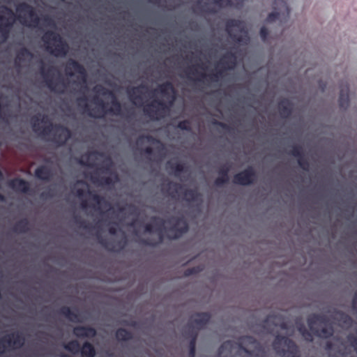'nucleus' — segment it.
Segmentation results:
<instances>
[{
  "mask_svg": "<svg viewBox=\"0 0 357 357\" xmlns=\"http://www.w3.org/2000/svg\"><path fill=\"white\" fill-rule=\"evenodd\" d=\"M225 31L232 45L227 47L218 43H211L203 36L199 42L203 43L204 54L209 59L220 61V65L214 66H174L173 67H239L236 62L243 54V47H247L251 41L249 31L243 20L236 18H226ZM96 67H105L98 65ZM112 67H126V66H113ZM130 67H141L130 66ZM144 67H172L171 66H144ZM241 67H246L242 65Z\"/></svg>",
  "mask_w": 357,
  "mask_h": 357,
  "instance_id": "f257e3e1",
  "label": "nucleus"
},
{
  "mask_svg": "<svg viewBox=\"0 0 357 357\" xmlns=\"http://www.w3.org/2000/svg\"><path fill=\"white\" fill-rule=\"evenodd\" d=\"M17 11H23L28 13L30 17H33L35 20L34 27L45 32V35L52 38L50 40L46 36L42 38L44 43V50L50 56L56 59H66L70 52V46L65 38L56 31H47L40 27V17L36 14L35 9L27 3H22L17 7Z\"/></svg>",
  "mask_w": 357,
  "mask_h": 357,
  "instance_id": "f03ea898",
  "label": "nucleus"
},
{
  "mask_svg": "<svg viewBox=\"0 0 357 357\" xmlns=\"http://www.w3.org/2000/svg\"><path fill=\"white\" fill-rule=\"evenodd\" d=\"M155 93H160L168 101L154 99L144 105L143 112L145 116L153 121H159L164 118L169 111L176 98V90L171 82L167 81L158 85L154 90Z\"/></svg>",
  "mask_w": 357,
  "mask_h": 357,
  "instance_id": "7ed1b4c3",
  "label": "nucleus"
},
{
  "mask_svg": "<svg viewBox=\"0 0 357 357\" xmlns=\"http://www.w3.org/2000/svg\"><path fill=\"white\" fill-rule=\"evenodd\" d=\"M93 91L103 96H109L112 97V107L109 109H107V104L104 100L98 96H95L93 98V102L97 105L98 108L91 109L87 103L85 102L84 105L82 104V102L86 101V98L84 96L79 98L77 101L79 102V106L84 110V113L88 116L96 119L103 118L107 114L114 115L121 114V105L112 91L102 85H97L93 88Z\"/></svg>",
  "mask_w": 357,
  "mask_h": 357,
  "instance_id": "20e7f679",
  "label": "nucleus"
},
{
  "mask_svg": "<svg viewBox=\"0 0 357 357\" xmlns=\"http://www.w3.org/2000/svg\"><path fill=\"white\" fill-rule=\"evenodd\" d=\"M151 220L155 222V226L157 227L155 229V232L158 234L159 240L153 241L150 238L141 239L140 243L145 245L155 247L163 241L164 236L162 229L166 222L172 224V225L168 229V231L170 233L168 236L169 239H177L183 234L188 232L189 229L188 225L183 217H171L167 220H164L160 218L154 216Z\"/></svg>",
  "mask_w": 357,
  "mask_h": 357,
  "instance_id": "39448f33",
  "label": "nucleus"
},
{
  "mask_svg": "<svg viewBox=\"0 0 357 357\" xmlns=\"http://www.w3.org/2000/svg\"><path fill=\"white\" fill-rule=\"evenodd\" d=\"M47 119L45 115H43L41 119L40 115L33 116L31 120L33 130L45 137L51 136L50 140L58 146H64L71 137L70 130L61 124L52 123L41 129L40 122L46 123Z\"/></svg>",
  "mask_w": 357,
  "mask_h": 357,
  "instance_id": "423d86ee",
  "label": "nucleus"
},
{
  "mask_svg": "<svg viewBox=\"0 0 357 357\" xmlns=\"http://www.w3.org/2000/svg\"><path fill=\"white\" fill-rule=\"evenodd\" d=\"M283 55L289 63V67H305L311 63V52L307 50L305 43L292 38L284 45Z\"/></svg>",
  "mask_w": 357,
  "mask_h": 357,
  "instance_id": "0eeeda50",
  "label": "nucleus"
},
{
  "mask_svg": "<svg viewBox=\"0 0 357 357\" xmlns=\"http://www.w3.org/2000/svg\"><path fill=\"white\" fill-rule=\"evenodd\" d=\"M47 87L52 92L65 93L69 86V81L59 70V68H40Z\"/></svg>",
  "mask_w": 357,
  "mask_h": 357,
  "instance_id": "6e6552de",
  "label": "nucleus"
},
{
  "mask_svg": "<svg viewBox=\"0 0 357 357\" xmlns=\"http://www.w3.org/2000/svg\"><path fill=\"white\" fill-rule=\"evenodd\" d=\"M272 345L275 353L280 357H301L298 346L287 336L276 335Z\"/></svg>",
  "mask_w": 357,
  "mask_h": 357,
  "instance_id": "1a4fd4ad",
  "label": "nucleus"
},
{
  "mask_svg": "<svg viewBox=\"0 0 357 357\" xmlns=\"http://www.w3.org/2000/svg\"><path fill=\"white\" fill-rule=\"evenodd\" d=\"M166 190L172 197H175L176 195L182 193L183 198L188 202H195L202 198L201 194L197 189L184 188L183 185L178 183L169 182Z\"/></svg>",
  "mask_w": 357,
  "mask_h": 357,
  "instance_id": "9d476101",
  "label": "nucleus"
},
{
  "mask_svg": "<svg viewBox=\"0 0 357 357\" xmlns=\"http://www.w3.org/2000/svg\"><path fill=\"white\" fill-rule=\"evenodd\" d=\"M25 339L20 333H13L3 336L0 340V354H3L8 348L20 349L24 344Z\"/></svg>",
  "mask_w": 357,
  "mask_h": 357,
  "instance_id": "9b49d317",
  "label": "nucleus"
},
{
  "mask_svg": "<svg viewBox=\"0 0 357 357\" xmlns=\"http://www.w3.org/2000/svg\"><path fill=\"white\" fill-rule=\"evenodd\" d=\"M257 180V174L253 167H248L234 176L233 183L240 185H250Z\"/></svg>",
  "mask_w": 357,
  "mask_h": 357,
  "instance_id": "f8f14e48",
  "label": "nucleus"
},
{
  "mask_svg": "<svg viewBox=\"0 0 357 357\" xmlns=\"http://www.w3.org/2000/svg\"><path fill=\"white\" fill-rule=\"evenodd\" d=\"M211 315L208 312H197L192 315L188 326L195 327L197 330L203 329L210 322Z\"/></svg>",
  "mask_w": 357,
  "mask_h": 357,
  "instance_id": "ddd939ff",
  "label": "nucleus"
},
{
  "mask_svg": "<svg viewBox=\"0 0 357 357\" xmlns=\"http://www.w3.org/2000/svg\"><path fill=\"white\" fill-rule=\"evenodd\" d=\"M289 12L290 10L288 6H285V10L283 13H281L274 8L273 10L268 14L266 22L272 24L278 21L280 25L284 26L288 21Z\"/></svg>",
  "mask_w": 357,
  "mask_h": 357,
  "instance_id": "4468645a",
  "label": "nucleus"
},
{
  "mask_svg": "<svg viewBox=\"0 0 357 357\" xmlns=\"http://www.w3.org/2000/svg\"><path fill=\"white\" fill-rule=\"evenodd\" d=\"M148 87L146 85L140 84L137 86L128 88L127 94L129 99L136 105H142L143 100L142 96L144 94V90L147 91Z\"/></svg>",
  "mask_w": 357,
  "mask_h": 357,
  "instance_id": "2eb2a0df",
  "label": "nucleus"
},
{
  "mask_svg": "<svg viewBox=\"0 0 357 357\" xmlns=\"http://www.w3.org/2000/svg\"><path fill=\"white\" fill-rule=\"evenodd\" d=\"M248 0H213V3L218 6L220 9L225 8H234L241 10L243 8L245 3Z\"/></svg>",
  "mask_w": 357,
  "mask_h": 357,
  "instance_id": "dca6fc26",
  "label": "nucleus"
},
{
  "mask_svg": "<svg viewBox=\"0 0 357 357\" xmlns=\"http://www.w3.org/2000/svg\"><path fill=\"white\" fill-rule=\"evenodd\" d=\"M96 333V330L91 326H77L73 328V334L79 338H93Z\"/></svg>",
  "mask_w": 357,
  "mask_h": 357,
  "instance_id": "f3484780",
  "label": "nucleus"
},
{
  "mask_svg": "<svg viewBox=\"0 0 357 357\" xmlns=\"http://www.w3.org/2000/svg\"><path fill=\"white\" fill-rule=\"evenodd\" d=\"M8 186L17 192L27 193L30 190L29 183L24 179L15 178L8 182Z\"/></svg>",
  "mask_w": 357,
  "mask_h": 357,
  "instance_id": "a211bd4d",
  "label": "nucleus"
},
{
  "mask_svg": "<svg viewBox=\"0 0 357 357\" xmlns=\"http://www.w3.org/2000/svg\"><path fill=\"white\" fill-rule=\"evenodd\" d=\"M349 84H342L340 87V96L338 99L339 106L342 109H347L349 105Z\"/></svg>",
  "mask_w": 357,
  "mask_h": 357,
  "instance_id": "6ab92c4d",
  "label": "nucleus"
},
{
  "mask_svg": "<svg viewBox=\"0 0 357 357\" xmlns=\"http://www.w3.org/2000/svg\"><path fill=\"white\" fill-rule=\"evenodd\" d=\"M278 109L282 118H289L293 110L292 103L289 100L284 98L278 102Z\"/></svg>",
  "mask_w": 357,
  "mask_h": 357,
  "instance_id": "aec40b11",
  "label": "nucleus"
},
{
  "mask_svg": "<svg viewBox=\"0 0 357 357\" xmlns=\"http://www.w3.org/2000/svg\"><path fill=\"white\" fill-rule=\"evenodd\" d=\"M230 170V167L227 165H224L218 171L219 176L215 178L214 181V184L220 187L224 184H226L229 182V172Z\"/></svg>",
  "mask_w": 357,
  "mask_h": 357,
  "instance_id": "412c9836",
  "label": "nucleus"
},
{
  "mask_svg": "<svg viewBox=\"0 0 357 357\" xmlns=\"http://www.w3.org/2000/svg\"><path fill=\"white\" fill-rule=\"evenodd\" d=\"M237 344L232 340H227L224 342L218 349L219 357H231L232 349Z\"/></svg>",
  "mask_w": 357,
  "mask_h": 357,
  "instance_id": "4be33fe9",
  "label": "nucleus"
},
{
  "mask_svg": "<svg viewBox=\"0 0 357 357\" xmlns=\"http://www.w3.org/2000/svg\"><path fill=\"white\" fill-rule=\"evenodd\" d=\"M328 322L327 316L321 314H311L307 319V323L310 330H313L317 323L326 324Z\"/></svg>",
  "mask_w": 357,
  "mask_h": 357,
  "instance_id": "5701e85b",
  "label": "nucleus"
},
{
  "mask_svg": "<svg viewBox=\"0 0 357 357\" xmlns=\"http://www.w3.org/2000/svg\"><path fill=\"white\" fill-rule=\"evenodd\" d=\"M52 172L50 168L45 165H40L35 170V176L40 180L49 181L52 177Z\"/></svg>",
  "mask_w": 357,
  "mask_h": 357,
  "instance_id": "b1692460",
  "label": "nucleus"
},
{
  "mask_svg": "<svg viewBox=\"0 0 357 357\" xmlns=\"http://www.w3.org/2000/svg\"><path fill=\"white\" fill-rule=\"evenodd\" d=\"M13 26V23H8L3 26H0V47L8 42Z\"/></svg>",
  "mask_w": 357,
  "mask_h": 357,
  "instance_id": "393cba45",
  "label": "nucleus"
},
{
  "mask_svg": "<svg viewBox=\"0 0 357 357\" xmlns=\"http://www.w3.org/2000/svg\"><path fill=\"white\" fill-rule=\"evenodd\" d=\"M58 313L66 317L71 321L80 322V320L79 319V314L73 312L68 306L61 307L58 311Z\"/></svg>",
  "mask_w": 357,
  "mask_h": 357,
  "instance_id": "a878e982",
  "label": "nucleus"
},
{
  "mask_svg": "<svg viewBox=\"0 0 357 357\" xmlns=\"http://www.w3.org/2000/svg\"><path fill=\"white\" fill-rule=\"evenodd\" d=\"M334 318L337 319L339 322H340L342 324V326L349 327L353 324L352 318L347 314L340 310L335 311Z\"/></svg>",
  "mask_w": 357,
  "mask_h": 357,
  "instance_id": "bb28decb",
  "label": "nucleus"
},
{
  "mask_svg": "<svg viewBox=\"0 0 357 357\" xmlns=\"http://www.w3.org/2000/svg\"><path fill=\"white\" fill-rule=\"evenodd\" d=\"M312 333L321 338H329L331 337L333 333L334 330L333 326H328V327H324L321 328V330L317 328L315 326H314L313 330H310Z\"/></svg>",
  "mask_w": 357,
  "mask_h": 357,
  "instance_id": "cd10ccee",
  "label": "nucleus"
},
{
  "mask_svg": "<svg viewBox=\"0 0 357 357\" xmlns=\"http://www.w3.org/2000/svg\"><path fill=\"white\" fill-rule=\"evenodd\" d=\"M97 238L98 240V243L102 246H103L105 248L108 250L109 251H111V252H116L117 251V250L115 249V247L113 245V244L111 242H109L108 240H107L106 238H104L102 236L97 235ZM125 244H126V241L123 243V245H121V241H119L118 243V245H119V249L118 250V251L122 250L124 248Z\"/></svg>",
  "mask_w": 357,
  "mask_h": 357,
  "instance_id": "c85d7f7f",
  "label": "nucleus"
},
{
  "mask_svg": "<svg viewBox=\"0 0 357 357\" xmlns=\"http://www.w3.org/2000/svg\"><path fill=\"white\" fill-rule=\"evenodd\" d=\"M29 229V222L26 218L20 220L13 227V231L20 234H25L28 232Z\"/></svg>",
  "mask_w": 357,
  "mask_h": 357,
  "instance_id": "c756f323",
  "label": "nucleus"
},
{
  "mask_svg": "<svg viewBox=\"0 0 357 357\" xmlns=\"http://www.w3.org/2000/svg\"><path fill=\"white\" fill-rule=\"evenodd\" d=\"M82 357H95L96 352L93 344L89 342H85L80 351Z\"/></svg>",
  "mask_w": 357,
  "mask_h": 357,
  "instance_id": "7c9ffc66",
  "label": "nucleus"
},
{
  "mask_svg": "<svg viewBox=\"0 0 357 357\" xmlns=\"http://www.w3.org/2000/svg\"><path fill=\"white\" fill-rule=\"evenodd\" d=\"M89 195L91 196V199L96 202V204L98 206V207L96 208L95 206H93V208H96L97 210L100 209V206L102 204H104L105 206H110L109 203L105 200V197L99 195L97 193H95L92 191L89 190L88 191Z\"/></svg>",
  "mask_w": 357,
  "mask_h": 357,
  "instance_id": "2f4dec72",
  "label": "nucleus"
},
{
  "mask_svg": "<svg viewBox=\"0 0 357 357\" xmlns=\"http://www.w3.org/2000/svg\"><path fill=\"white\" fill-rule=\"evenodd\" d=\"M115 335L119 341H128L133 337L131 332L123 328L117 329Z\"/></svg>",
  "mask_w": 357,
  "mask_h": 357,
  "instance_id": "473e14b6",
  "label": "nucleus"
},
{
  "mask_svg": "<svg viewBox=\"0 0 357 357\" xmlns=\"http://www.w3.org/2000/svg\"><path fill=\"white\" fill-rule=\"evenodd\" d=\"M275 316L273 314H269L266 317V318L264 320L262 323V326L264 328H267L269 326V324H272L275 326H280L282 329L287 328V325L284 322H282L280 324H278L275 322Z\"/></svg>",
  "mask_w": 357,
  "mask_h": 357,
  "instance_id": "72a5a7b5",
  "label": "nucleus"
},
{
  "mask_svg": "<svg viewBox=\"0 0 357 357\" xmlns=\"http://www.w3.org/2000/svg\"><path fill=\"white\" fill-rule=\"evenodd\" d=\"M64 348L71 352L72 354H76L80 352L81 347L77 340H71L65 344Z\"/></svg>",
  "mask_w": 357,
  "mask_h": 357,
  "instance_id": "f704fd0d",
  "label": "nucleus"
},
{
  "mask_svg": "<svg viewBox=\"0 0 357 357\" xmlns=\"http://www.w3.org/2000/svg\"><path fill=\"white\" fill-rule=\"evenodd\" d=\"M167 166L169 169L174 171V174L176 176H178L181 173L184 172L185 171V165L181 162L172 163L168 162Z\"/></svg>",
  "mask_w": 357,
  "mask_h": 357,
  "instance_id": "c9c22d12",
  "label": "nucleus"
},
{
  "mask_svg": "<svg viewBox=\"0 0 357 357\" xmlns=\"http://www.w3.org/2000/svg\"><path fill=\"white\" fill-rule=\"evenodd\" d=\"M91 180L93 183L99 185H110L113 183L109 176L98 178L96 175H91Z\"/></svg>",
  "mask_w": 357,
  "mask_h": 357,
  "instance_id": "e433bc0d",
  "label": "nucleus"
},
{
  "mask_svg": "<svg viewBox=\"0 0 357 357\" xmlns=\"http://www.w3.org/2000/svg\"><path fill=\"white\" fill-rule=\"evenodd\" d=\"M259 33L260 38L264 43H270V31L268 27L266 26H261Z\"/></svg>",
  "mask_w": 357,
  "mask_h": 357,
  "instance_id": "4c0bfd02",
  "label": "nucleus"
},
{
  "mask_svg": "<svg viewBox=\"0 0 357 357\" xmlns=\"http://www.w3.org/2000/svg\"><path fill=\"white\" fill-rule=\"evenodd\" d=\"M144 140H146L148 142L153 143V144L160 142V141L158 139H157L156 138L153 137V136H151L150 135H140L138 137V138L137 139V143L141 144L144 142Z\"/></svg>",
  "mask_w": 357,
  "mask_h": 357,
  "instance_id": "58836bf2",
  "label": "nucleus"
},
{
  "mask_svg": "<svg viewBox=\"0 0 357 357\" xmlns=\"http://www.w3.org/2000/svg\"><path fill=\"white\" fill-rule=\"evenodd\" d=\"M289 154L299 158L300 157L304 155L303 147L301 146L295 145L289 152Z\"/></svg>",
  "mask_w": 357,
  "mask_h": 357,
  "instance_id": "ea45409f",
  "label": "nucleus"
},
{
  "mask_svg": "<svg viewBox=\"0 0 357 357\" xmlns=\"http://www.w3.org/2000/svg\"><path fill=\"white\" fill-rule=\"evenodd\" d=\"M176 128L181 130L190 132L192 130L191 123L189 120H183L178 123Z\"/></svg>",
  "mask_w": 357,
  "mask_h": 357,
  "instance_id": "a19ab883",
  "label": "nucleus"
},
{
  "mask_svg": "<svg viewBox=\"0 0 357 357\" xmlns=\"http://www.w3.org/2000/svg\"><path fill=\"white\" fill-rule=\"evenodd\" d=\"M196 335H194L193 339L189 342V357H195L196 352Z\"/></svg>",
  "mask_w": 357,
  "mask_h": 357,
  "instance_id": "79ce46f5",
  "label": "nucleus"
},
{
  "mask_svg": "<svg viewBox=\"0 0 357 357\" xmlns=\"http://www.w3.org/2000/svg\"><path fill=\"white\" fill-rule=\"evenodd\" d=\"M188 329L185 331V335L186 337L190 338V340L193 339L194 335H196V340L198 336V331L195 327H189L188 326Z\"/></svg>",
  "mask_w": 357,
  "mask_h": 357,
  "instance_id": "37998d69",
  "label": "nucleus"
},
{
  "mask_svg": "<svg viewBox=\"0 0 357 357\" xmlns=\"http://www.w3.org/2000/svg\"><path fill=\"white\" fill-rule=\"evenodd\" d=\"M298 164L299 167L305 171L309 169L310 164L308 160L304 157V155L298 158Z\"/></svg>",
  "mask_w": 357,
  "mask_h": 357,
  "instance_id": "c03bdc74",
  "label": "nucleus"
},
{
  "mask_svg": "<svg viewBox=\"0 0 357 357\" xmlns=\"http://www.w3.org/2000/svg\"><path fill=\"white\" fill-rule=\"evenodd\" d=\"M98 153V152L96 151H94V152H90V153H88L85 155H84L82 156V160H81L79 161L80 164H82V165H84V166H88V167H92L93 165L89 163L88 162L89 159V157L91 155H96Z\"/></svg>",
  "mask_w": 357,
  "mask_h": 357,
  "instance_id": "a18cd8bd",
  "label": "nucleus"
},
{
  "mask_svg": "<svg viewBox=\"0 0 357 357\" xmlns=\"http://www.w3.org/2000/svg\"><path fill=\"white\" fill-rule=\"evenodd\" d=\"M202 268L199 266H195L192 268H188L184 272V275L188 277L192 275L197 274L202 271Z\"/></svg>",
  "mask_w": 357,
  "mask_h": 357,
  "instance_id": "49530a36",
  "label": "nucleus"
},
{
  "mask_svg": "<svg viewBox=\"0 0 357 357\" xmlns=\"http://www.w3.org/2000/svg\"><path fill=\"white\" fill-rule=\"evenodd\" d=\"M44 20H45V23L47 26H51L54 30H56L57 29L56 23L52 17L45 16Z\"/></svg>",
  "mask_w": 357,
  "mask_h": 357,
  "instance_id": "de8ad7c7",
  "label": "nucleus"
},
{
  "mask_svg": "<svg viewBox=\"0 0 357 357\" xmlns=\"http://www.w3.org/2000/svg\"><path fill=\"white\" fill-rule=\"evenodd\" d=\"M347 340L350 342L351 345L354 347L356 352L357 353V337L352 334H349L347 336Z\"/></svg>",
  "mask_w": 357,
  "mask_h": 357,
  "instance_id": "09e8293b",
  "label": "nucleus"
},
{
  "mask_svg": "<svg viewBox=\"0 0 357 357\" xmlns=\"http://www.w3.org/2000/svg\"><path fill=\"white\" fill-rule=\"evenodd\" d=\"M18 44H19V45L21 46L20 52L22 54H24L28 56H31L32 54L29 48H27L26 46H24V44L21 41L19 42Z\"/></svg>",
  "mask_w": 357,
  "mask_h": 357,
  "instance_id": "8fccbe9b",
  "label": "nucleus"
},
{
  "mask_svg": "<svg viewBox=\"0 0 357 357\" xmlns=\"http://www.w3.org/2000/svg\"><path fill=\"white\" fill-rule=\"evenodd\" d=\"M75 222L79 225L80 227L84 229H87L89 227V224L86 223V221L82 220L80 218L75 217Z\"/></svg>",
  "mask_w": 357,
  "mask_h": 357,
  "instance_id": "3c124183",
  "label": "nucleus"
},
{
  "mask_svg": "<svg viewBox=\"0 0 357 357\" xmlns=\"http://www.w3.org/2000/svg\"><path fill=\"white\" fill-rule=\"evenodd\" d=\"M212 123L213 125L220 126V128H222L223 130H229V129H230V127L227 124H226L225 123H223V122L218 121L217 120H213L212 121Z\"/></svg>",
  "mask_w": 357,
  "mask_h": 357,
  "instance_id": "603ef678",
  "label": "nucleus"
},
{
  "mask_svg": "<svg viewBox=\"0 0 357 357\" xmlns=\"http://www.w3.org/2000/svg\"><path fill=\"white\" fill-rule=\"evenodd\" d=\"M66 70H68V68H65ZM73 68H69V70H72ZM74 70H77L82 73V74H84L85 75L86 73V69L87 68H73ZM82 81L84 83H86V75H84L83 78H82Z\"/></svg>",
  "mask_w": 357,
  "mask_h": 357,
  "instance_id": "864d4df0",
  "label": "nucleus"
},
{
  "mask_svg": "<svg viewBox=\"0 0 357 357\" xmlns=\"http://www.w3.org/2000/svg\"><path fill=\"white\" fill-rule=\"evenodd\" d=\"M297 330L301 334L304 335V333H307V329L305 326V325L302 323L297 325Z\"/></svg>",
  "mask_w": 357,
  "mask_h": 357,
  "instance_id": "5fc2aeb1",
  "label": "nucleus"
},
{
  "mask_svg": "<svg viewBox=\"0 0 357 357\" xmlns=\"http://www.w3.org/2000/svg\"><path fill=\"white\" fill-rule=\"evenodd\" d=\"M144 231L146 233H152L154 231V225L151 223H148L144 227Z\"/></svg>",
  "mask_w": 357,
  "mask_h": 357,
  "instance_id": "6e6d98bb",
  "label": "nucleus"
},
{
  "mask_svg": "<svg viewBox=\"0 0 357 357\" xmlns=\"http://www.w3.org/2000/svg\"><path fill=\"white\" fill-rule=\"evenodd\" d=\"M352 307L357 314V291L355 292V294L352 299Z\"/></svg>",
  "mask_w": 357,
  "mask_h": 357,
  "instance_id": "4d7b16f0",
  "label": "nucleus"
},
{
  "mask_svg": "<svg viewBox=\"0 0 357 357\" xmlns=\"http://www.w3.org/2000/svg\"><path fill=\"white\" fill-rule=\"evenodd\" d=\"M312 332H310L308 330L307 331V333H304V335H302V336L307 340V341H309V342H312L313 340V338H312Z\"/></svg>",
  "mask_w": 357,
  "mask_h": 357,
  "instance_id": "13d9d810",
  "label": "nucleus"
},
{
  "mask_svg": "<svg viewBox=\"0 0 357 357\" xmlns=\"http://www.w3.org/2000/svg\"><path fill=\"white\" fill-rule=\"evenodd\" d=\"M167 16H163V17H159L158 19H155L154 20H152L151 21L152 24H159L160 22H163L165 21V20L167 19Z\"/></svg>",
  "mask_w": 357,
  "mask_h": 357,
  "instance_id": "bf43d9fd",
  "label": "nucleus"
},
{
  "mask_svg": "<svg viewBox=\"0 0 357 357\" xmlns=\"http://www.w3.org/2000/svg\"><path fill=\"white\" fill-rule=\"evenodd\" d=\"M217 7L219 8L218 6H217ZM220 10V8L216 9L215 8H211L207 9V13L211 15H217L219 13Z\"/></svg>",
  "mask_w": 357,
  "mask_h": 357,
  "instance_id": "052dcab7",
  "label": "nucleus"
},
{
  "mask_svg": "<svg viewBox=\"0 0 357 357\" xmlns=\"http://www.w3.org/2000/svg\"><path fill=\"white\" fill-rule=\"evenodd\" d=\"M84 195H85V190L84 189L79 188L76 190V195L78 197L82 198L84 196Z\"/></svg>",
  "mask_w": 357,
  "mask_h": 357,
  "instance_id": "680f3d73",
  "label": "nucleus"
},
{
  "mask_svg": "<svg viewBox=\"0 0 357 357\" xmlns=\"http://www.w3.org/2000/svg\"><path fill=\"white\" fill-rule=\"evenodd\" d=\"M208 77L209 78V79L211 81V82H217L218 81V73L216 74H210L208 75Z\"/></svg>",
  "mask_w": 357,
  "mask_h": 357,
  "instance_id": "e2e57ef3",
  "label": "nucleus"
},
{
  "mask_svg": "<svg viewBox=\"0 0 357 357\" xmlns=\"http://www.w3.org/2000/svg\"><path fill=\"white\" fill-rule=\"evenodd\" d=\"M144 153L147 155H152L153 153V149L151 146H147L144 149Z\"/></svg>",
  "mask_w": 357,
  "mask_h": 357,
  "instance_id": "0e129e2a",
  "label": "nucleus"
},
{
  "mask_svg": "<svg viewBox=\"0 0 357 357\" xmlns=\"http://www.w3.org/2000/svg\"><path fill=\"white\" fill-rule=\"evenodd\" d=\"M108 231L110 234L115 235L117 232V229L115 226H112L109 227Z\"/></svg>",
  "mask_w": 357,
  "mask_h": 357,
  "instance_id": "69168bd1",
  "label": "nucleus"
},
{
  "mask_svg": "<svg viewBox=\"0 0 357 357\" xmlns=\"http://www.w3.org/2000/svg\"><path fill=\"white\" fill-rule=\"evenodd\" d=\"M333 342H331V341H328L326 343L325 349L327 350V351H331V350L333 349Z\"/></svg>",
  "mask_w": 357,
  "mask_h": 357,
  "instance_id": "338daca9",
  "label": "nucleus"
},
{
  "mask_svg": "<svg viewBox=\"0 0 357 357\" xmlns=\"http://www.w3.org/2000/svg\"><path fill=\"white\" fill-rule=\"evenodd\" d=\"M319 88L321 89V91H324L326 89V84L323 83L321 81L319 83Z\"/></svg>",
  "mask_w": 357,
  "mask_h": 357,
  "instance_id": "774afa93",
  "label": "nucleus"
}]
</instances>
